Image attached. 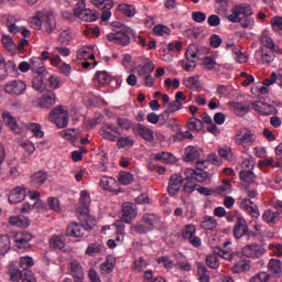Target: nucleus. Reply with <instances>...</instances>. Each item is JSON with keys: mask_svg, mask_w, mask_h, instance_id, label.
<instances>
[{"mask_svg": "<svg viewBox=\"0 0 282 282\" xmlns=\"http://www.w3.org/2000/svg\"><path fill=\"white\" fill-rule=\"evenodd\" d=\"M45 76L43 75H37L36 77L33 78L32 87L35 89V91H43L45 89Z\"/></svg>", "mask_w": 282, "mask_h": 282, "instance_id": "nucleus-54", "label": "nucleus"}, {"mask_svg": "<svg viewBox=\"0 0 282 282\" xmlns=\"http://www.w3.org/2000/svg\"><path fill=\"white\" fill-rule=\"evenodd\" d=\"M47 182V172H36L32 175V183L35 186V188H39V186H43Z\"/></svg>", "mask_w": 282, "mask_h": 282, "instance_id": "nucleus-42", "label": "nucleus"}, {"mask_svg": "<svg viewBox=\"0 0 282 282\" xmlns=\"http://www.w3.org/2000/svg\"><path fill=\"white\" fill-rule=\"evenodd\" d=\"M28 90V84L21 79H12L4 86V91L9 96H23Z\"/></svg>", "mask_w": 282, "mask_h": 282, "instance_id": "nucleus-6", "label": "nucleus"}, {"mask_svg": "<svg viewBox=\"0 0 282 282\" xmlns=\"http://www.w3.org/2000/svg\"><path fill=\"white\" fill-rule=\"evenodd\" d=\"M260 43L267 50L274 52L275 54H281V48L279 45L274 44V40L268 35V33L263 32L260 36Z\"/></svg>", "mask_w": 282, "mask_h": 282, "instance_id": "nucleus-22", "label": "nucleus"}, {"mask_svg": "<svg viewBox=\"0 0 282 282\" xmlns=\"http://www.w3.org/2000/svg\"><path fill=\"white\" fill-rule=\"evenodd\" d=\"M197 276L200 282H210V273L208 272V268L203 263H198L197 265Z\"/></svg>", "mask_w": 282, "mask_h": 282, "instance_id": "nucleus-44", "label": "nucleus"}, {"mask_svg": "<svg viewBox=\"0 0 282 282\" xmlns=\"http://www.w3.org/2000/svg\"><path fill=\"white\" fill-rule=\"evenodd\" d=\"M262 219L265 224H269V226H274L281 221V213L267 209L262 214Z\"/></svg>", "mask_w": 282, "mask_h": 282, "instance_id": "nucleus-24", "label": "nucleus"}, {"mask_svg": "<svg viewBox=\"0 0 282 282\" xmlns=\"http://www.w3.org/2000/svg\"><path fill=\"white\" fill-rule=\"evenodd\" d=\"M185 175H191L195 180V182H199L200 184L208 180V172L202 169H188L185 171Z\"/></svg>", "mask_w": 282, "mask_h": 282, "instance_id": "nucleus-28", "label": "nucleus"}, {"mask_svg": "<svg viewBox=\"0 0 282 282\" xmlns=\"http://www.w3.org/2000/svg\"><path fill=\"white\" fill-rule=\"evenodd\" d=\"M199 158V149L194 145H188L184 150V162H195Z\"/></svg>", "mask_w": 282, "mask_h": 282, "instance_id": "nucleus-33", "label": "nucleus"}, {"mask_svg": "<svg viewBox=\"0 0 282 282\" xmlns=\"http://www.w3.org/2000/svg\"><path fill=\"white\" fill-rule=\"evenodd\" d=\"M10 251V237L8 235L0 236V257L8 254Z\"/></svg>", "mask_w": 282, "mask_h": 282, "instance_id": "nucleus-50", "label": "nucleus"}, {"mask_svg": "<svg viewBox=\"0 0 282 282\" xmlns=\"http://www.w3.org/2000/svg\"><path fill=\"white\" fill-rule=\"evenodd\" d=\"M254 11L248 4H239L231 9V14L227 17L231 23H240L245 30H252L254 28Z\"/></svg>", "mask_w": 282, "mask_h": 282, "instance_id": "nucleus-1", "label": "nucleus"}, {"mask_svg": "<svg viewBox=\"0 0 282 282\" xmlns=\"http://www.w3.org/2000/svg\"><path fill=\"white\" fill-rule=\"evenodd\" d=\"M26 197L25 188L15 187L11 189L9 194V203L10 204H21Z\"/></svg>", "mask_w": 282, "mask_h": 282, "instance_id": "nucleus-23", "label": "nucleus"}, {"mask_svg": "<svg viewBox=\"0 0 282 282\" xmlns=\"http://www.w3.org/2000/svg\"><path fill=\"white\" fill-rule=\"evenodd\" d=\"M9 224L17 228H28V226H30V218L25 216H11L9 218Z\"/></svg>", "mask_w": 282, "mask_h": 282, "instance_id": "nucleus-35", "label": "nucleus"}, {"mask_svg": "<svg viewBox=\"0 0 282 282\" xmlns=\"http://www.w3.org/2000/svg\"><path fill=\"white\" fill-rule=\"evenodd\" d=\"M93 4L101 10V21H108L111 19V10H113V1L111 0H93Z\"/></svg>", "mask_w": 282, "mask_h": 282, "instance_id": "nucleus-10", "label": "nucleus"}, {"mask_svg": "<svg viewBox=\"0 0 282 282\" xmlns=\"http://www.w3.org/2000/svg\"><path fill=\"white\" fill-rule=\"evenodd\" d=\"M239 177L242 182H247V184H254V182H257V175L252 170L240 171Z\"/></svg>", "mask_w": 282, "mask_h": 282, "instance_id": "nucleus-46", "label": "nucleus"}, {"mask_svg": "<svg viewBox=\"0 0 282 282\" xmlns=\"http://www.w3.org/2000/svg\"><path fill=\"white\" fill-rule=\"evenodd\" d=\"M99 186L110 193H118L120 185L113 177L104 176L100 178Z\"/></svg>", "mask_w": 282, "mask_h": 282, "instance_id": "nucleus-20", "label": "nucleus"}, {"mask_svg": "<svg viewBox=\"0 0 282 282\" xmlns=\"http://www.w3.org/2000/svg\"><path fill=\"white\" fill-rule=\"evenodd\" d=\"M147 232H151L143 221L137 223L130 227V235H147Z\"/></svg>", "mask_w": 282, "mask_h": 282, "instance_id": "nucleus-51", "label": "nucleus"}, {"mask_svg": "<svg viewBox=\"0 0 282 282\" xmlns=\"http://www.w3.org/2000/svg\"><path fill=\"white\" fill-rule=\"evenodd\" d=\"M14 246L18 250H26L32 241V234L28 231H18L13 237Z\"/></svg>", "mask_w": 282, "mask_h": 282, "instance_id": "nucleus-13", "label": "nucleus"}, {"mask_svg": "<svg viewBox=\"0 0 282 282\" xmlns=\"http://www.w3.org/2000/svg\"><path fill=\"white\" fill-rule=\"evenodd\" d=\"M271 26L273 32H282V17H273L271 19Z\"/></svg>", "mask_w": 282, "mask_h": 282, "instance_id": "nucleus-64", "label": "nucleus"}, {"mask_svg": "<svg viewBox=\"0 0 282 282\" xmlns=\"http://www.w3.org/2000/svg\"><path fill=\"white\" fill-rule=\"evenodd\" d=\"M118 180L122 186H129V184H133V174L131 172H120Z\"/></svg>", "mask_w": 282, "mask_h": 282, "instance_id": "nucleus-56", "label": "nucleus"}, {"mask_svg": "<svg viewBox=\"0 0 282 282\" xmlns=\"http://www.w3.org/2000/svg\"><path fill=\"white\" fill-rule=\"evenodd\" d=\"M56 105V94L53 90H46L40 98L39 106L42 109H52Z\"/></svg>", "mask_w": 282, "mask_h": 282, "instance_id": "nucleus-15", "label": "nucleus"}, {"mask_svg": "<svg viewBox=\"0 0 282 282\" xmlns=\"http://www.w3.org/2000/svg\"><path fill=\"white\" fill-rule=\"evenodd\" d=\"M54 30H56V19L54 18V14L44 12L42 32H45V34H52Z\"/></svg>", "mask_w": 282, "mask_h": 282, "instance_id": "nucleus-19", "label": "nucleus"}, {"mask_svg": "<svg viewBox=\"0 0 282 282\" xmlns=\"http://www.w3.org/2000/svg\"><path fill=\"white\" fill-rule=\"evenodd\" d=\"M45 80L51 89H61L63 87V82L57 75H48V77L45 75Z\"/></svg>", "mask_w": 282, "mask_h": 282, "instance_id": "nucleus-47", "label": "nucleus"}, {"mask_svg": "<svg viewBox=\"0 0 282 282\" xmlns=\"http://www.w3.org/2000/svg\"><path fill=\"white\" fill-rule=\"evenodd\" d=\"M104 248L105 245L100 242H93L87 247L85 254H87L88 257H96V254H100V252H102Z\"/></svg>", "mask_w": 282, "mask_h": 282, "instance_id": "nucleus-43", "label": "nucleus"}, {"mask_svg": "<svg viewBox=\"0 0 282 282\" xmlns=\"http://www.w3.org/2000/svg\"><path fill=\"white\" fill-rule=\"evenodd\" d=\"M139 65L135 67L138 77L142 80L145 87H153L155 85V78H153V69L155 66L149 57H139L137 59Z\"/></svg>", "mask_w": 282, "mask_h": 282, "instance_id": "nucleus-3", "label": "nucleus"}, {"mask_svg": "<svg viewBox=\"0 0 282 282\" xmlns=\"http://www.w3.org/2000/svg\"><path fill=\"white\" fill-rule=\"evenodd\" d=\"M206 265H208V268H210L212 270H217V268H219V256L215 253V251L213 254L206 257Z\"/></svg>", "mask_w": 282, "mask_h": 282, "instance_id": "nucleus-53", "label": "nucleus"}, {"mask_svg": "<svg viewBox=\"0 0 282 282\" xmlns=\"http://www.w3.org/2000/svg\"><path fill=\"white\" fill-rule=\"evenodd\" d=\"M184 186L183 192H185L186 195H191L197 191V182L193 178L191 174L186 175L184 178Z\"/></svg>", "mask_w": 282, "mask_h": 282, "instance_id": "nucleus-34", "label": "nucleus"}, {"mask_svg": "<svg viewBox=\"0 0 282 282\" xmlns=\"http://www.w3.org/2000/svg\"><path fill=\"white\" fill-rule=\"evenodd\" d=\"M251 107L254 111H258L261 116H270L274 111V106L265 105L263 101H254L251 104Z\"/></svg>", "mask_w": 282, "mask_h": 282, "instance_id": "nucleus-27", "label": "nucleus"}, {"mask_svg": "<svg viewBox=\"0 0 282 282\" xmlns=\"http://www.w3.org/2000/svg\"><path fill=\"white\" fill-rule=\"evenodd\" d=\"M98 14L96 11L94 10H89L86 9L85 11H76V17L78 19H82V21H87V22H94V21H98Z\"/></svg>", "mask_w": 282, "mask_h": 282, "instance_id": "nucleus-31", "label": "nucleus"}, {"mask_svg": "<svg viewBox=\"0 0 282 282\" xmlns=\"http://www.w3.org/2000/svg\"><path fill=\"white\" fill-rule=\"evenodd\" d=\"M77 58L78 61H94L96 57L91 47H82L77 51Z\"/></svg>", "mask_w": 282, "mask_h": 282, "instance_id": "nucleus-40", "label": "nucleus"}, {"mask_svg": "<svg viewBox=\"0 0 282 282\" xmlns=\"http://www.w3.org/2000/svg\"><path fill=\"white\" fill-rule=\"evenodd\" d=\"M217 195H221V197H226V195H230L232 193V182L228 178L223 180V184L217 186L214 189Z\"/></svg>", "mask_w": 282, "mask_h": 282, "instance_id": "nucleus-30", "label": "nucleus"}, {"mask_svg": "<svg viewBox=\"0 0 282 282\" xmlns=\"http://www.w3.org/2000/svg\"><path fill=\"white\" fill-rule=\"evenodd\" d=\"M2 120L13 131V133H20L21 129H19V123L17 122V118L12 116L9 111L2 113Z\"/></svg>", "mask_w": 282, "mask_h": 282, "instance_id": "nucleus-29", "label": "nucleus"}, {"mask_svg": "<svg viewBox=\"0 0 282 282\" xmlns=\"http://www.w3.org/2000/svg\"><path fill=\"white\" fill-rule=\"evenodd\" d=\"M122 217L121 221H124V224H131L133 219H135V216L138 215V212L135 210V206L131 203H124L122 208Z\"/></svg>", "mask_w": 282, "mask_h": 282, "instance_id": "nucleus-17", "label": "nucleus"}, {"mask_svg": "<svg viewBox=\"0 0 282 282\" xmlns=\"http://www.w3.org/2000/svg\"><path fill=\"white\" fill-rule=\"evenodd\" d=\"M87 232V227L80 223H72L67 226L66 237L80 238Z\"/></svg>", "mask_w": 282, "mask_h": 282, "instance_id": "nucleus-14", "label": "nucleus"}, {"mask_svg": "<svg viewBox=\"0 0 282 282\" xmlns=\"http://www.w3.org/2000/svg\"><path fill=\"white\" fill-rule=\"evenodd\" d=\"M50 246L53 250H65V236L53 235L50 239Z\"/></svg>", "mask_w": 282, "mask_h": 282, "instance_id": "nucleus-32", "label": "nucleus"}, {"mask_svg": "<svg viewBox=\"0 0 282 282\" xmlns=\"http://www.w3.org/2000/svg\"><path fill=\"white\" fill-rule=\"evenodd\" d=\"M185 58L188 61V63H195L197 59V48L195 45H188L185 52Z\"/></svg>", "mask_w": 282, "mask_h": 282, "instance_id": "nucleus-61", "label": "nucleus"}, {"mask_svg": "<svg viewBox=\"0 0 282 282\" xmlns=\"http://www.w3.org/2000/svg\"><path fill=\"white\" fill-rule=\"evenodd\" d=\"M79 221H86L87 230H94L96 226V218L89 215V209L78 210Z\"/></svg>", "mask_w": 282, "mask_h": 282, "instance_id": "nucleus-26", "label": "nucleus"}, {"mask_svg": "<svg viewBox=\"0 0 282 282\" xmlns=\"http://www.w3.org/2000/svg\"><path fill=\"white\" fill-rule=\"evenodd\" d=\"M96 79L99 85H109L111 83V75L108 72L99 70L96 73Z\"/></svg>", "mask_w": 282, "mask_h": 282, "instance_id": "nucleus-58", "label": "nucleus"}, {"mask_svg": "<svg viewBox=\"0 0 282 282\" xmlns=\"http://www.w3.org/2000/svg\"><path fill=\"white\" fill-rule=\"evenodd\" d=\"M184 85L187 89H192V91H202V83H199V77L197 76L185 78Z\"/></svg>", "mask_w": 282, "mask_h": 282, "instance_id": "nucleus-38", "label": "nucleus"}, {"mask_svg": "<svg viewBox=\"0 0 282 282\" xmlns=\"http://www.w3.org/2000/svg\"><path fill=\"white\" fill-rule=\"evenodd\" d=\"M74 40V31H72V29H66L64 31L61 32L59 35V43L61 45H69V43H72V41Z\"/></svg>", "mask_w": 282, "mask_h": 282, "instance_id": "nucleus-45", "label": "nucleus"}, {"mask_svg": "<svg viewBox=\"0 0 282 282\" xmlns=\"http://www.w3.org/2000/svg\"><path fill=\"white\" fill-rule=\"evenodd\" d=\"M200 228H203V230H215V228H217V219L213 216L203 217Z\"/></svg>", "mask_w": 282, "mask_h": 282, "instance_id": "nucleus-41", "label": "nucleus"}, {"mask_svg": "<svg viewBox=\"0 0 282 282\" xmlns=\"http://www.w3.org/2000/svg\"><path fill=\"white\" fill-rule=\"evenodd\" d=\"M141 221H143L145 227L151 231L160 224V218L155 214H145Z\"/></svg>", "mask_w": 282, "mask_h": 282, "instance_id": "nucleus-37", "label": "nucleus"}, {"mask_svg": "<svg viewBox=\"0 0 282 282\" xmlns=\"http://www.w3.org/2000/svg\"><path fill=\"white\" fill-rule=\"evenodd\" d=\"M182 184H184V178L181 174H173L167 184V193L170 197H177L180 195V189L182 188Z\"/></svg>", "mask_w": 282, "mask_h": 282, "instance_id": "nucleus-11", "label": "nucleus"}, {"mask_svg": "<svg viewBox=\"0 0 282 282\" xmlns=\"http://www.w3.org/2000/svg\"><path fill=\"white\" fill-rule=\"evenodd\" d=\"M232 232L235 239H241V237L248 235V223L243 219V217H237V223Z\"/></svg>", "mask_w": 282, "mask_h": 282, "instance_id": "nucleus-21", "label": "nucleus"}, {"mask_svg": "<svg viewBox=\"0 0 282 282\" xmlns=\"http://www.w3.org/2000/svg\"><path fill=\"white\" fill-rule=\"evenodd\" d=\"M113 268H116V258L113 256H108L106 261L100 265L101 274H111Z\"/></svg>", "mask_w": 282, "mask_h": 282, "instance_id": "nucleus-36", "label": "nucleus"}, {"mask_svg": "<svg viewBox=\"0 0 282 282\" xmlns=\"http://www.w3.org/2000/svg\"><path fill=\"white\" fill-rule=\"evenodd\" d=\"M67 272L73 278L74 282L85 281V270L78 260H70L68 262Z\"/></svg>", "mask_w": 282, "mask_h": 282, "instance_id": "nucleus-8", "label": "nucleus"}, {"mask_svg": "<svg viewBox=\"0 0 282 282\" xmlns=\"http://www.w3.org/2000/svg\"><path fill=\"white\" fill-rule=\"evenodd\" d=\"M195 135H193V132L191 130L186 131H178L173 137V142H184L185 140H194Z\"/></svg>", "mask_w": 282, "mask_h": 282, "instance_id": "nucleus-49", "label": "nucleus"}, {"mask_svg": "<svg viewBox=\"0 0 282 282\" xmlns=\"http://www.w3.org/2000/svg\"><path fill=\"white\" fill-rule=\"evenodd\" d=\"M268 271L274 279H281L282 275V261L278 259H270L268 263Z\"/></svg>", "mask_w": 282, "mask_h": 282, "instance_id": "nucleus-25", "label": "nucleus"}, {"mask_svg": "<svg viewBox=\"0 0 282 282\" xmlns=\"http://www.w3.org/2000/svg\"><path fill=\"white\" fill-rule=\"evenodd\" d=\"M131 32H133V30L128 29L126 31H118L115 33H109L107 35V40L110 43H115L116 45H122L123 47L129 45V43H131Z\"/></svg>", "mask_w": 282, "mask_h": 282, "instance_id": "nucleus-7", "label": "nucleus"}, {"mask_svg": "<svg viewBox=\"0 0 282 282\" xmlns=\"http://www.w3.org/2000/svg\"><path fill=\"white\" fill-rule=\"evenodd\" d=\"M232 140L238 147H243L245 144H252V142H256L257 135H254L248 128H240L236 131Z\"/></svg>", "mask_w": 282, "mask_h": 282, "instance_id": "nucleus-5", "label": "nucleus"}, {"mask_svg": "<svg viewBox=\"0 0 282 282\" xmlns=\"http://www.w3.org/2000/svg\"><path fill=\"white\" fill-rule=\"evenodd\" d=\"M187 129L188 131H196L197 133H199V131L204 129V123L197 118H191L187 121Z\"/></svg>", "mask_w": 282, "mask_h": 282, "instance_id": "nucleus-48", "label": "nucleus"}, {"mask_svg": "<svg viewBox=\"0 0 282 282\" xmlns=\"http://www.w3.org/2000/svg\"><path fill=\"white\" fill-rule=\"evenodd\" d=\"M45 12L37 11L33 18L30 19L29 23L33 30H42L43 28V19Z\"/></svg>", "mask_w": 282, "mask_h": 282, "instance_id": "nucleus-39", "label": "nucleus"}, {"mask_svg": "<svg viewBox=\"0 0 282 282\" xmlns=\"http://www.w3.org/2000/svg\"><path fill=\"white\" fill-rule=\"evenodd\" d=\"M113 133H117V135ZM99 135H101L104 140H108V142L117 141L118 149H127V147L131 148L133 144H135V140H133L131 137H121L118 139V135H120V128L111 123H106L104 127H101L99 130Z\"/></svg>", "mask_w": 282, "mask_h": 282, "instance_id": "nucleus-2", "label": "nucleus"}, {"mask_svg": "<svg viewBox=\"0 0 282 282\" xmlns=\"http://www.w3.org/2000/svg\"><path fill=\"white\" fill-rule=\"evenodd\" d=\"M240 208H242V210H246V213L253 217V219H259V217L261 216V214L259 213V207L257 206V204L250 200V198L242 199L240 203Z\"/></svg>", "mask_w": 282, "mask_h": 282, "instance_id": "nucleus-16", "label": "nucleus"}, {"mask_svg": "<svg viewBox=\"0 0 282 282\" xmlns=\"http://www.w3.org/2000/svg\"><path fill=\"white\" fill-rule=\"evenodd\" d=\"M261 50V61L263 63V65H270V63L274 62L275 55L276 54L274 51H263V47H260Z\"/></svg>", "mask_w": 282, "mask_h": 282, "instance_id": "nucleus-57", "label": "nucleus"}, {"mask_svg": "<svg viewBox=\"0 0 282 282\" xmlns=\"http://www.w3.org/2000/svg\"><path fill=\"white\" fill-rule=\"evenodd\" d=\"M271 274L268 272H259L250 279V282H268L271 279Z\"/></svg>", "mask_w": 282, "mask_h": 282, "instance_id": "nucleus-63", "label": "nucleus"}, {"mask_svg": "<svg viewBox=\"0 0 282 282\" xmlns=\"http://www.w3.org/2000/svg\"><path fill=\"white\" fill-rule=\"evenodd\" d=\"M51 122H55L58 129H65L69 124V113L63 109V106L53 108L48 115Z\"/></svg>", "mask_w": 282, "mask_h": 282, "instance_id": "nucleus-4", "label": "nucleus"}, {"mask_svg": "<svg viewBox=\"0 0 282 282\" xmlns=\"http://www.w3.org/2000/svg\"><path fill=\"white\" fill-rule=\"evenodd\" d=\"M1 41L7 52H14V50H17V44H14V40H12V36L3 35Z\"/></svg>", "mask_w": 282, "mask_h": 282, "instance_id": "nucleus-59", "label": "nucleus"}, {"mask_svg": "<svg viewBox=\"0 0 282 282\" xmlns=\"http://www.w3.org/2000/svg\"><path fill=\"white\" fill-rule=\"evenodd\" d=\"M26 129H29V131H32L35 138L45 137V132H43L41 123H34V122L28 123Z\"/></svg>", "mask_w": 282, "mask_h": 282, "instance_id": "nucleus-55", "label": "nucleus"}, {"mask_svg": "<svg viewBox=\"0 0 282 282\" xmlns=\"http://www.w3.org/2000/svg\"><path fill=\"white\" fill-rule=\"evenodd\" d=\"M235 113L236 116H240V118H243L248 111H250V105L246 102H236L234 105Z\"/></svg>", "mask_w": 282, "mask_h": 282, "instance_id": "nucleus-52", "label": "nucleus"}, {"mask_svg": "<svg viewBox=\"0 0 282 282\" xmlns=\"http://www.w3.org/2000/svg\"><path fill=\"white\" fill-rule=\"evenodd\" d=\"M31 72L37 74L39 76H50L47 70L45 69V64L41 57H32L30 59Z\"/></svg>", "mask_w": 282, "mask_h": 282, "instance_id": "nucleus-18", "label": "nucleus"}, {"mask_svg": "<svg viewBox=\"0 0 282 282\" xmlns=\"http://www.w3.org/2000/svg\"><path fill=\"white\" fill-rule=\"evenodd\" d=\"M132 131L135 135L142 138V140L145 142H153L155 140V132L142 123H137L132 128Z\"/></svg>", "mask_w": 282, "mask_h": 282, "instance_id": "nucleus-12", "label": "nucleus"}, {"mask_svg": "<svg viewBox=\"0 0 282 282\" xmlns=\"http://www.w3.org/2000/svg\"><path fill=\"white\" fill-rule=\"evenodd\" d=\"M265 254V248L259 243H250L242 248V256L247 259H261Z\"/></svg>", "mask_w": 282, "mask_h": 282, "instance_id": "nucleus-9", "label": "nucleus"}, {"mask_svg": "<svg viewBox=\"0 0 282 282\" xmlns=\"http://www.w3.org/2000/svg\"><path fill=\"white\" fill-rule=\"evenodd\" d=\"M9 274H10V281L12 282H20L21 279H23V271L17 268H11L9 270Z\"/></svg>", "mask_w": 282, "mask_h": 282, "instance_id": "nucleus-62", "label": "nucleus"}, {"mask_svg": "<svg viewBox=\"0 0 282 282\" xmlns=\"http://www.w3.org/2000/svg\"><path fill=\"white\" fill-rule=\"evenodd\" d=\"M195 232H197V228L195 225H186L184 229L182 230V237L183 239H187V241L194 237Z\"/></svg>", "mask_w": 282, "mask_h": 282, "instance_id": "nucleus-60", "label": "nucleus"}]
</instances>
